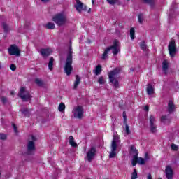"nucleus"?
Segmentation results:
<instances>
[{"label": "nucleus", "mask_w": 179, "mask_h": 179, "mask_svg": "<svg viewBox=\"0 0 179 179\" xmlns=\"http://www.w3.org/2000/svg\"><path fill=\"white\" fill-rule=\"evenodd\" d=\"M41 1L47 3V2H50V0H41Z\"/></svg>", "instance_id": "nucleus-50"}, {"label": "nucleus", "mask_w": 179, "mask_h": 179, "mask_svg": "<svg viewBox=\"0 0 179 179\" xmlns=\"http://www.w3.org/2000/svg\"><path fill=\"white\" fill-rule=\"evenodd\" d=\"M143 13H140L138 15V23H140V24H142V23H143Z\"/></svg>", "instance_id": "nucleus-34"}, {"label": "nucleus", "mask_w": 179, "mask_h": 179, "mask_svg": "<svg viewBox=\"0 0 179 179\" xmlns=\"http://www.w3.org/2000/svg\"><path fill=\"white\" fill-rule=\"evenodd\" d=\"M125 124V132L127 135H129L131 134V130L129 129V126H128V124L124 123Z\"/></svg>", "instance_id": "nucleus-39"}, {"label": "nucleus", "mask_w": 179, "mask_h": 179, "mask_svg": "<svg viewBox=\"0 0 179 179\" xmlns=\"http://www.w3.org/2000/svg\"><path fill=\"white\" fill-rule=\"evenodd\" d=\"M9 55H15L20 57V49L15 44L10 45L8 50Z\"/></svg>", "instance_id": "nucleus-8"}, {"label": "nucleus", "mask_w": 179, "mask_h": 179, "mask_svg": "<svg viewBox=\"0 0 179 179\" xmlns=\"http://www.w3.org/2000/svg\"><path fill=\"white\" fill-rule=\"evenodd\" d=\"M120 141V137L117 136H113V139L111 143V151L109 154V159H114L117 156V148L118 144L117 143Z\"/></svg>", "instance_id": "nucleus-3"}, {"label": "nucleus", "mask_w": 179, "mask_h": 179, "mask_svg": "<svg viewBox=\"0 0 179 179\" xmlns=\"http://www.w3.org/2000/svg\"><path fill=\"white\" fill-rule=\"evenodd\" d=\"M132 166H136L138 164V155H134L131 161Z\"/></svg>", "instance_id": "nucleus-31"}, {"label": "nucleus", "mask_w": 179, "mask_h": 179, "mask_svg": "<svg viewBox=\"0 0 179 179\" xmlns=\"http://www.w3.org/2000/svg\"><path fill=\"white\" fill-rule=\"evenodd\" d=\"M165 173L167 179H173V176H174V171L170 166H166L165 169Z\"/></svg>", "instance_id": "nucleus-13"}, {"label": "nucleus", "mask_w": 179, "mask_h": 179, "mask_svg": "<svg viewBox=\"0 0 179 179\" xmlns=\"http://www.w3.org/2000/svg\"><path fill=\"white\" fill-rule=\"evenodd\" d=\"M108 52H110V49H108V48H106V49L104 50L103 54L102 55V59H106L107 57H108Z\"/></svg>", "instance_id": "nucleus-28"}, {"label": "nucleus", "mask_w": 179, "mask_h": 179, "mask_svg": "<svg viewBox=\"0 0 179 179\" xmlns=\"http://www.w3.org/2000/svg\"><path fill=\"white\" fill-rule=\"evenodd\" d=\"M147 93L150 96L151 94H153V93H155V89L153 88V86L152 85V84H148L147 85Z\"/></svg>", "instance_id": "nucleus-20"}, {"label": "nucleus", "mask_w": 179, "mask_h": 179, "mask_svg": "<svg viewBox=\"0 0 179 179\" xmlns=\"http://www.w3.org/2000/svg\"><path fill=\"white\" fill-rule=\"evenodd\" d=\"M31 139H32V141H33V142H34L35 141H36V137H34V136H31Z\"/></svg>", "instance_id": "nucleus-51"}, {"label": "nucleus", "mask_w": 179, "mask_h": 179, "mask_svg": "<svg viewBox=\"0 0 179 179\" xmlns=\"http://www.w3.org/2000/svg\"><path fill=\"white\" fill-rule=\"evenodd\" d=\"M171 150H173L174 152H177V150H178V145H177L174 143H172L171 145Z\"/></svg>", "instance_id": "nucleus-38"}, {"label": "nucleus", "mask_w": 179, "mask_h": 179, "mask_svg": "<svg viewBox=\"0 0 179 179\" xmlns=\"http://www.w3.org/2000/svg\"><path fill=\"white\" fill-rule=\"evenodd\" d=\"M123 118L124 123H127V113L125 111L123 112Z\"/></svg>", "instance_id": "nucleus-46"}, {"label": "nucleus", "mask_w": 179, "mask_h": 179, "mask_svg": "<svg viewBox=\"0 0 179 179\" xmlns=\"http://www.w3.org/2000/svg\"><path fill=\"white\" fill-rule=\"evenodd\" d=\"M138 178V172L136 169H134L133 173H131V179H136Z\"/></svg>", "instance_id": "nucleus-37"}, {"label": "nucleus", "mask_w": 179, "mask_h": 179, "mask_svg": "<svg viewBox=\"0 0 179 179\" xmlns=\"http://www.w3.org/2000/svg\"><path fill=\"white\" fill-rule=\"evenodd\" d=\"M108 3H109V5H115V3H117V0H106Z\"/></svg>", "instance_id": "nucleus-42"}, {"label": "nucleus", "mask_w": 179, "mask_h": 179, "mask_svg": "<svg viewBox=\"0 0 179 179\" xmlns=\"http://www.w3.org/2000/svg\"><path fill=\"white\" fill-rule=\"evenodd\" d=\"M150 121V130L152 134L157 132V125L155 124L156 122V117L153 115H150L149 117Z\"/></svg>", "instance_id": "nucleus-9"}, {"label": "nucleus", "mask_w": 179, "mask_h": 179, "mask_svg": "<svg viewBox=\"0 0 179 179\" xmlns=\"http://www.w3.org/2000/svg\"><path fill=\"white\" fill-rule=\"evenodd\" d=\"M120 72H121V68L116 67L113 70L108 73L109 82L114 85L115 89H118V87H120V83L118 82V80L115 79V76L118 75Z\"/></svg>", "instance_id": "nucleus-2"}, {"label": "nucleus", "mask_w": 179, "mask_h": 179, "mask_svg": "<svg viewBox=\"0 0 179 179\" xmlns=\"http://www.w3.org/2000/svg\"><path fill=\"white\" fill-rule=\"evenodd\" d=\"M8 135L3 133H0V141H6Z\"/></svg>", "instance_id": "nucleus-33"}, {"label": "nucleus", "mask_w": 179, "mask_h": 179, "mask_svg": "<svg viewBox=\"0 0 179 179\" xmlns=\"http://www.w3.org/2000/svg\"><path fill=\"white\" fill-rule=\"evenodd\" d=\"M145 111H149V106H145L144 108Z\"/></svg>", "instance_id": "nucleus-49"}, {"label": "nucleus", "mask_w": 179, "mask_h": 179, "mask_svg": "<svg viewBox=\"0 0 179 179\" xmlns=\"http://www.w3.org/2000/svg\"><path fill=\"white\" fill-rule=\"evenodd\" d=\"M102 71H103V69H102L101 65L98 64L96 66L95 69L93 71V72H94V75H96L97 76L100 75V73H101Z\"/></svg>", "instance_id": "nucleus-17"}, {"label": "nucleus", "mask_w": 179, "mask_h": 179, "mask_svg": "<svg viewBox=\"0 0 179 179\" xmlns=\"http://www.w3.org/2000/svg\"><path fill=\"white\" fill-rule=\"evenodd\" d=\"M127 1H131V0H127Z\"/></svg>", "instance_id": "nucleus-57"}, {"label": "nucleus", "mask_w": 179, "mask_h": 179, "mask_svg": "<svg viewBox=\"0 0 179 179\" xmlns=\"http://www.w3.org/2000/svg\"><path fill=\"white\" fill-rule=\"evenodd\" d=\"M51 52H52V51L49 48L41 49V54L43 58H45V57H50V55H51Z\"/></svg>", "instance_id": "nucleus-14"}, {"label": "nucleus", "mask_w": 179, "mask_h": 179, "mask_svg": "<svg viewBox=\"0 0 179 179\" xmlns=\"http://www.w3.org/2000/svg\"><path fill=\"white\" fill-rule=\"evenodd\" d=\"M73 51H72V45H70L69 47V51L64 64V72L67 76H69V75L72 73V71H73V67L72 66V64H73Z\"/></svg>", "instance_id": "nucleus-1"}, {"label": "nucleus", "mask_w": 179, "mask_h": 179, "mask_svg": "<svg viewBox=\"0 0 179 179\" xmlns=\"http://www.w3.org/2000/svg\"><path fill=\"white\" fill-rule=\"evenodd\" d=\"M74 117L75 118L82 119L83 117V108L82 106H77L74 108Z\"/></svg>", "instance_id": "nucleus-11"}, {"label": "nucleus", "mask_w": 179, "mask_h": 179, "mask_svg": "<svg viewBox=\"0 0 179 179\" xmlns=\"http://www.w3.org/2000/svg\"><path fill=\"white\" fill-rule=\"evenodd\" d=\"M18 96L22 99V101H29L31 100V94L29 91H26V87H21L18 92Z\"/></svg>", "instance_id": "nucleus-5"}, {"label": "nucleus", "mask_w": 179, "mask_h": 179, "mask_svg": "<svg viewBox=\"0 0 179 179\" xmlns=\"http://www.w3.org/2000/svg\"><path fill=\"white\" fill-rule=\"evenodd\" d=\"M52 21L57 24V26H64V24L66 23V17L62 13L56 14L52 17Z\"/></svg>", "instance_id": "nucleus-4"}, {"label": "nucleus", "mask_w": 179, "mask_h": 179, "mask_svg": "<svg viewBox=\"0 0 179 179\" xmlns=\"http://www.w3.org/2000/svg\"><path fill=\"white\" fill-rule=\"evenodd\" d=\"M10 94L11 96H13V95L15 94V92H14V91H11V92H10Z\"/></svg>", "instance_id": "nucleus-52"}, {"label": "nucleus", "mask_w": 179, "mask_h": 179, "mask_svg": "<svg viewBox=\"0 0 179 179\" xmlns=\"http://www.w3.org/2000/svg\"><path fill=\"white\" fill-rule=\"evenodd\" d=\"M108 50H109V52L112 50L113 55H117V54L121 51V49L120 48V41L117 39H115L113 45L108 47Z\"/></svg>", "instance_id": "nucleus-7"}, {"label": "nucleus", "mask_w": 179, "mask_h": 179, "mask_svg": "<svg viewBox=\"0 0 179 179\" xmlns=\"http://www.w3.org/2000/svg\"><path fill=\"white\" fill-rule=\"evenodd\" d=\"M98 83H99V85H104V83H106V81L104 80V77L103 76L99 77L98 80Z\"/></svg>", "instance_id": "nucleus-40"}, {"label": "nucleus", "mask_w": 179, "mask_h": 179, "mask_svg": "<svg viewBox=\"0 0 179 179\" xmlns=\"http://www.w3.org/2000/svg\"><path fill=\"white\" fill-rule=\"evenodd\" d=\"M69 145L72 146V148H76V146H78V144H76V143L75 142V139L73 138V136H70L69 137Z\"/></svg>", "instance_id": "nucleus-21"}, {"label": "nucleus", "mask_w": 179, "mask_h": 179, "mask_svg": "<svg viewBox=\"0 0 179 179\" xmlns=\"http://www.w3.org/2000/svg\"><path fill=\"white\" fill-rule=\"evenodd\" d=\"M82 10H84L85 12H86V10H87V6L84 4V6H83Z\"/></svg>", "instance_id": "nucleus-47"}, {"label": "nucleus", "mask_w": 179, "mask_h": 179, "mask_svg": "<svg viewBox=\"0 0 179 179\" xmlns=\"http://www.w3.org/2000/svg\"><path fill=\"white\" fill-rule=\"evenodd\" d=\"M10 69L11 71H16V65H15V64H10Z\"/></svg>", "instance_id": "nucleus-44"}, {"label": "nucleus", "mask_w": 179, "mask_h": 179, "mask_svg": "<svg viewBox=\"0 0 179 179\" xmlns=\"http://www.w3.org/2000/svg\"><path fill=\"white\" fill-rule=\"evenodd\" d=\"M138 164H141V165L145 164V159L138 157Z\"/></svg>", "instance_id": "nucleus-41"}, {"label": "nucleus", "mask_w": 179, "mask_h": 179, "mask_svg": "<svg viewBox=\"0 0 179 179\" xmlns=\"http://www.w3.org/2000/svg\"><path fill=\"white\" fill-rule=\"evenodd\" d=\"M162 70L164 73L165 75L167 74V71L169 70V63L167 62V60H164L162 62Z\"/></svg>", "instance_id": "nucleus-18"}, {"label": "nucleus", "mask_w": 179, "mask_h": 179, "mask_svg": "<svg viewBox=\"0 0 179 179\" xmlns=\"http://www.w3.org/2000/svg\"><path fill=\"white\" fill-rule=\"evenodd\" d=\"M1 64H0V69H1Z\"/></svg>", "instance_id": "nucleus-56"}, {"label": "nucleus", "mask_w": 179, "mask_h": 179, "mask_svg": "<svg viewBox=\"0 0 179 179\" xmlns=\"http://www.w3.org/2000/svg\"><path fill=\"white\" fill-rule=\"evenodd\" d=\"M130 150L131 152H133V153H134V155H136V156H138V155H139V152L138 151V150L135 148L134 145H131V148H130Z\"/></svg>", "instance_id": "nucleus-26"}, {"label": "nucleus", "mask_w": 179, "mask_h": 179, "mask_svg": "<svg viewBox=\"0 0 179 179\" xmlns=\"http://www.w3.org/2000/svg\"><path fill=\"white\" fill-rule=\"evenodd\" d=\"M45 27L48 30H54V29H55V24L52 22H48L45 25Z\"/></svg>", "instance_id": "nucleus-23"}, {"label": "nucleus", "mask_w": 179, "mask_h": 179, "mask_svg": "<svg viewBox=\"0 0 179 179\" xmlns=\"http://www.w3.org/2000/svg\"><path fill=\"white\" fill-rule=\"evenodd\" d=\"M91 11H92V8H89L88 13H90Z\"/></svg>", "instance_id": "nucleus-54"}, {"label": "nucleus", "mask_w": 179, "mask_h": 179, "mask_svg": "<svg viewBox=\"0 0 179 179\" xmlns=\"http://www.w3.org/2000/svg\"><path fill=\"white\" fill-rule=\"evenodd\" d=\"M58 110L59 111H60V113L65 111V103L62 102L60 103L58 107Z\"/></svg>", "instance_id": "nucleus-30"}, {"label": "nucleus", "mask_w": 179, "mask_h": 179, "mask_svg": "<svg viewBox=\"0 0 179 179\" xmlns=\"http://www.w3.org/2000/svg\"><path fill=\"white\" fill-rule=\"evenodd\" d=\"M1 100L3 106H5L6 103H9V100H8V98L6 96H1Z\"/></svg>", "instance_id": "nucleus-35"}, {"label": "nucleus", "mask_w": 179, "mask_h": 179, "mask_svg": "<svg viewBox=\"0 0 179 179\" xmlns=\"http://www.w3.org/2000/svg\"><path fill=\"white\" fill-rule=\"evenodd\" d=\"M147 179H153V178H152V173H148L147 175Z\"/></svg>", "instance_id": "nucleus-48"}, {"label": "nucleus", "mask_w": 179, "mask_h": 179, "mask_svg": "<svg viewBox=\"0 0 179 179\" xmlns=\"http://www.w3.org/2000/svg\"><path fill=\"white\" fill-rule=\"evenodd\" d=\"M35 83L37 84L38 86H44V82L40 79V78H36L35 79Z\"/></svg>", "instance_id": "nucleus-29"}, {"label": "nucleus", "mask_w": 179, "mask_h": 179, "mask_svg": "<svg viewBox=\"0 0 179 179\" xmlns=\"http://www.w3.org/2000/svg\"><path fill=\"white\" fill-rule=\"evenodd\" d=\"M48 66L50 71H52V69H54V68H53V66H54V57H50V58Z\"/></svg>", "instance_id": "nucleus-22"}, {"label": "nucleus", "mask_w": 179, "mask_h": 179, "mask_svg": "<svg viewBox=\"0 0 179 179\" xmlns=\"http://www.w3.org/2000/svg\"><path fill=\"white\" fill-rule=\"evenodd\" d=\"M76 2L77 4L75 6V8L76 10L80 13V12H82L84 4L79 0H76Z\"/></svg>", "instance_id": "nucleus-15"}, {"label": "nucleus", "mask_w": 179, "mask_h": 179, "mask_svg": "<svg viewBox=\"0 0 179 179\" xmlns=\"http://www.w3.org/2000/svg\"><path fill=\"white\" fill-rule=\"evenodd\" d=\"M145 3L150 5L152 8L155 6V0H142Z\"/></svg>", "instance_id": "nucleus-27"}, {"label": "nucleus", "mask_w": 179, "mask_h": 179, "mask_svg": "<svg viewBox=\"0 0 179 179\" xmlns=\"http://www.w3.org/2000/svg\"><path fill=\"white\" fill-rule=\"evenodd\" d=\"M96 148L94 147H92L90 148V150L87 152V159L88 160V162H92V160H93V158L94 157V156L96 155Z\"/></svg>", "instance_id": "nucleus-12"}, {"label": "nucleus", "mask_w": 179, "mask_h": 179, "mask_svg": "<svg viewBox=\"0 0 179 179\" xmlns=\"http://www.w3.org/2000/svg\"><path fill=\"white\" fill-rule=\"evenodd\" d=\"M145 157L146 159H149V155H148V153H145Z\"/></svg>", "instance_id": "nucleus-53"}, {"label": "nucleus", "mask_w": 179, "mask_h": 179, "mask_svg": "<svg viewBox=\"0 0 179 179\" xmlns=\"http://www.w3.org/2000/svg\"><path fill=\"white\" fill-rule=\"evenodd\" d=\"M80 85V77L79 75H76V80L74 81V85L73 89H78V86Z\"/></svg>", "instance_id": "nucleus-19"}, {"label": "nucleus", "mask_w": 179, "mask_h": 179, "mask_svg": "<svg viewBox=\"0 0 179 179\" xmlns=\"http://www.w3.org/2000/svg\"><path fill=\"white\" fill-rule=\"evenodd\" d=\"M12 127L14 129V132H15V134L17 133V127L16 126V124L15 123H13Z\"/></svg>", "instance_id": "nucleus-45"}, {"label": "nucleus", "mask_w": 179, "mask_h": 179, "mask_svg": "<svg viewBox=\"0 0 179 179\" xmlns=\"http://www.w3.org/2000/svg\"><path fill=\"white\" fill-rule=\"evenodd\" d=\"M130 37H131V40H135V29L134 28L130 29Z\"/></svg>", "instance_id": "nucleus-32"}, {"label": "nucleus", "mask_w": 179, "mask_h": 179, "mask_svg": "<svg viewBox=\"0 0 179 179\" xmlns=\"http://www.w3.org/2000/svg\"><path fill=\"white\" fill-rule=\"evenodd\" d=\"M168 51L171 58H174L177 54V48H176V40L171 39L168 45Z\"/></svg>", "instance_id": "nucleus-6"}, {"label": "nucleus", "mask_w": 179, "mask_h": 179, "mask_svg": "<svg viewBox=\"0 0 179 179\" xmlns=\"http://www.w3.org/2000/svg\"><path fill=\"white\" fill-rule=\"evenodd\" d=\"M140 48L144 52L146 51L148 45H146V42H145V41H142L140 43Z\"/></svg>", "instance_id": "nucleus-24"}, {"label": "nucleus", "mask_w": 179, "mask_h": 179, "mask_svg": "<svg viewBox=\"0 0 179 179\" xmlns=\"http://www.w3.org/2000/svg\"><path fill=\"white\" fill-rule=\"evenodd\" d=\"M24 115V117H30V110L28 108H24L21 110Z\"/></svg>", "instance_id": "nucleus-25"}, {"label": "nucleus", "mask_w": 179, "mask_h": 179, "mask_svg": "<svg viewBox=\"0 0 179 179\" xmlns=\"http://www.w3.org/2000/svg\"><path fill=\"white\" fill-rule=\"evenodd\" d=\"M92 5H94V0H92Z\"/></svg>", "instance_id": "nucleus-55"}, {"label": "nucleus", "mask_w": 179, "mask_h": 179, "mask_svg": "<svg viewBox=\"0 0 179 179\" xmlns=\"http://www.w3.org/2000/svg\"><path fill=\"white\" fill-rule=\"evenodd\" d=\"M36 152V144L34 141H29L27 145V155H34Z\"/></svg>", "instance_id": "nucleus-10"}, {"label": "nucleus", "mask_w": 179, "mask_h": 179, "mask_svg": "<svg viewBox=\"0 0 179 179\" xmlns=\"http://www.w3.org/2000/svg\"><path fill=\"white\" fill-rule=\"evenodd\" d=\"M2 26L4 30V32L8 33V31H9V27L8 26V24H6V23L5 22H3Z\"/></svg>", "instance_id": "nucleus-36"}, {"label": "nucleus", "mask_w": 179, "mask_h": 179, "mask_svg": "<svg viewBox=\"0 0 179 179\" xmlns=\"http://www.w3.org/2000/svg\"><path fill=\"white\" fill-rule=\"evenodd\" d=\"M167 120V115H163L161 117V122H166Z\"/></svg>", "instance_id": "nucleus-43"}, {"label": "nucleus", "mask_w": 179, "mask_h": 179, "mask_svg": "<svg viewBox=\"0 0 179 179\" xmlns=\"http://www.w3.org/2000/svg\"><path fill=\"white\" fill-rule=\"evenodd\" d=\"M176 110V106L173 101H169L168 103V113H171Z\"/></svg>", "instance_id": "nucleus-16"}]
</instances>
